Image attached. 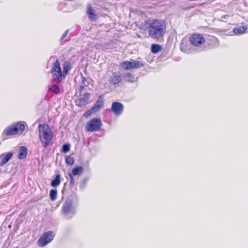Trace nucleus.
Returning a JSON list of instances; mask_svg holds the SVG:
<instances>
[{"mask_svg": "<svg viewBox=\"0 0 248 248\" xmlns=\"http://www.w3.org/2000/svg\"><path fill=\"white\" fill-rule=\"evenodd\" d=\"M147 30L150 37L162 40L167 32V24L163 20L154 19L147 23Z\"/></svg>", "mask_w": 248, "mask_h": 248, "instance_id": "obj_1", "label": "nucleus"}, {"mask_svg": "<svg viewBox=\"0 0 248 248\" xmlns=\"http://www.w3.org/2000/svg\"><path fill=\"white\" fill-rule=\"evenodd\" d=\"M39 137L42 145L46 147L51 142L53 133L47 124H41L38 126Z\"/></svg>", "mask_w": 248, "mask_h": 248, "instance_id": "obj_2", "label": "nucleus"}, {"mask_svg": "<svg viewBox=\"0 0 248 248\" xmlns=\"http://www.w3.org/2000/svg\"><path fill=\"white\" fill-rule=\"evenodd\" d=\"M25 128L24 122H17L5 128L2 134L4 137L20 135L24 131Z\"/></svg>", "mask_w": 248, "mask_h": 248, "instance_id": "obj_3", "label": "nucleus"}, {"mask_svg": "<svg viewBox=\"0 0 248 248\" xmlns=\"http://www.w3.org/2000/svg\"><path fill=\"white\" fill-rule=\"evenodd\" d=\"M51 73L53 75L52 78L54 81L57 83H60L63 79L65 78V75L62 73L59 61L57 60L53 63Z\"/></svg>", "mask_w": 248, "mask_h": 248, "instance_id": "obj_4", "label": "nucleus"}, {"mask_svg": "<svg viewBox=\"0 0 248 248\" xmlns=\"http://www.w3.org/2000/svg\"><path fill=\"white\" fill-rule=\"evenodd\" d=\"M102 125L101 120L99 118H93L89 120L86 124L85 129L86 132H93L100 130Z\"/></svg>", "mask_w": 248, "mask_h": 248, "instance_id": "obj_5", "label": "nucleus"}, {"mask_svg": "<svg viewBox=\"0 0 248 248\" xmlns=\"http://www.w3.org/2000/svg\"><path fill=\"white\" fill-rule=\"evenodd\" d=\"M189 40L190 44L196 47H201L204 45L206 39L204 34L201 33H193L190 35Z\"/></svg>", "mask_w": 248, "mask_h": 248, "instance_id": "obj_6", "label": "nucleus"}, {"mask_svg": "<svg viewBox=\"0 0 248 248\" xmlns=\"http://www.w3.org/2000/svg\"><path fill=\"white\" fill-rule=\"evenodd\" d=\"M54 234L52 231H47L42 234L37 240V245L43 247L50 243L54 238Z\"/></svg>", "mask_w": 248, "mask_h": 248, "instance_id": "obj_7", "label": "nucleus"}, {"mask_svg": "<svg viewBox=\"0 0 248 248\" xmlns=\"http://www.w3.org/2000/svg\"><path fill=\"white\" fill-rule=\"evenodd\" d=\"M144 65L142 62L138 61H135L133 62L124 61L121 64L123 68L126 70L140 68L143 67Z\"/></svg>", "mask_w": 248, "mask_h": 248, "instance_id": "obj_8", "label": "nucleus"}, {"mask_svg": "<svg viewBox=\"0 0 248 248\" xmlns=\"http://www.w3.org/2000/svg\"><path fill=\"white\" fill-rule=\"evenodd\" d=\"M90 93H86L76 101V105L80 107H83L89 103Z\"/></svg>", "mask_w": 248, "mask_h": 248, "instance_id": "obj_9", "label": "nucleus"}, {"mask_svg": "<svg viewBox=\"0 0 248 248\" xmlns=\"http://www.w3.org/2000/svg\"><path fill=\"white\" fill-rule=\"evenodd\" d=\"M111 109L112 111L116 115L119 116L122 114L124 111V107L122 103L120 102H114L112 104Z\"/></svg>", "mask_w": 248, "mask_h": 248, "instance_id": "obj_10", "label": "nucleus"}, {"mask_svg": "<svg viewBox=\"0 0 248 248\" xmlns=\"http://www.w3.org/2000/svg\"><path fill=\"white\" fill-rule=\"evenodd\" d=\"M87 14L91 20L96 21L97 20V15L95 13L94 10L91 4L87 5Z\"/></svg>", "mask_w": 248, "mask_h": 248, "instance_id": "obj_11", "label": "nucleus"}, {"mask_svg": "<svg viewBox=\"0 0 248 248\" xmlns=\"http://www.w3.org/2000/svg\"><path fill=\"white\" fill-rule=\"evenodd\" d=\"M180 49L186 53H188L191 49L190 45L186 39H182L180 45Z\"/></svg>", "mask_w": 248, "mask_h": 248, "instance_id": "obj_12", "label": "nucleus"}, {"mask_svg": "<svg viewBox=\"0 0 248 248\" xmlns=\"http://www.w3.org/2000/svg\"><path fill=\"white\" fill-rule=\"evenodd\" d=\"M122 80V77L121 75L114 73L110 78L109 83L113 85H116L121 82Z\"/></svg>", "mask_w": 248, "mask_h": 248, "instance_id": "obj_13", "label": "nucleus"}, {"mask_svg": "<svg viewBox=\"0 0 248 248\" xmlns=\"http://www.w3.org/2000/svg\"><path fill=\"white\" fill-rule=\"evenodd\" d=\"M104 104V101L103 99L102 96H99L97 100L94 104V105L92 107V108L95 110L96 112L98 111L103 106Z\"/></svg>", "mask_w": 248, "mask_h": 248, "instance_id": "obj_14", "label": "nucleus"}, {"mask_svg": "<svg viewBox=\"0 0 248 248\" xmlns=\"http://www.w3.org/2000/svg\"><path fill=\"white\" fill-rule=\"evenodd\" d=\"M72 204L70 202H65L62 207V212L64 215H68L71 211Z\"/></svg>", "mask_w": 248, "mask_h": 248, "instance_id": "obj_15", "label": "nucleus"}, {"mask_svg": "<svg viewBox=\"0 0 248 248\" xmlns=\"http://www.w3.org/2000/svg\"><path fill=\"white\" fill-rule=\"evenodd\" d=\"M124 80L129 83H134L137 80V78H135L134 76L129 72L126 73L124 75Z\"/></svg>", "mask_w": 248, "mask_h": 248, "instance_id": "obj_16", "label": "nucleus"}, {"mask_svg": "<svg viewBox=\"0 0 248 248\" xmlns=\"http://www.w3.org/2000/svg\"><path fill=\"white\" fill-rule=\"evenodd\" d=\"M83 171V168L82 166H78L72 169L71 175L72 176L79 175L81 174Z\"/></svg>", "mask_w": 248, "mask_h": 248, "instance_id": "obj_17", "label": "nucleus"}, {"mask_svg": "<svg viewBox=\"0 0 248 248\" xmlns=\"http://www.w3.org/2000/svg\"><path fill=\"white\" fill-rule=\"evenodd\" d=\"M247 27L244 26H239L233 29V32L236 34H242L246 32Z\"/></svg>", "mask_w": 248, "mask_h": 248, "instance_id": "obj_18", "label": "nucleus"}, {"mask_svg": "<svg viewBox=\"0 0 248 248\" xmlns=\"http://www.w3.org/2000/svg\"><path fill=\"white\" fill-rule=\"evenodd\" d=\"M162 47L161 45L157 44H153L151 46V52L153 54H156L162 50Z\"/></svg>", "mask_w": 248, "mask_h": 248, "instance_id": "obj_19", "label": "nucleus"}, {"mask_svg": "<svg viewBox=\"0 0 248 248\" xmlns=\"http://www.w3.org/2000/svg\"><path fill=\"white\" fill-rule=\"evenodd\" d=\"M27 154V152L26 148L24 146H21L20 147L19 154L18 155V158L20 159H24L26 157Z\"/></svg>", "mask_w": 248, "mask_h": 248, "instance_id": "obj_20", "label": "nucleus"}, {"mask_svg": "<svg viewBox=\"0 0 248 248\" xmlns=\"http://www.w3.org/2000/svg\"><path fill=\"white\" fill-rule=\"evenodd\" d=\"M61 183V175L60 174H57L54 179L51 182V186L53 187H57Z\"/></svg>", "mask_w": 248, "mask_h": 248, "instance_id": "obj_21", "label": "nucleus"}, {"mask_svg": "<svg viewBox=\"0 0 248 248\" xmlns=\"http://www.w3.org/2000/svg\"><path fill=\"white\" fill-rule=\"evenodd\" d=\"M71 68V63L68 62H65L64 63L63 66V75H65V76L67 74Z\"/></svg>", "mask_w": 248, "mask_h": 248, "instance_id": "obj_22", "label": "nucleus"}, {"mask_svg": "<svg viewBox=\"0 0 248 248\" xmlns=\"http://www.w3.org/2000/svg\"><path fill=\"white\" fill-rule=\"evenodd\" d=\"M13 153H8L6 155L3 157L1 159L0 165H3L8 162L12 157Z\"/></svg>", "mask_w": 248, "mask_h": 248, "instance_id": "obj_23", "label": "nucleus"}, {"mask_svg": "<svg viewBox=\"0 0 248 248\" xmlns=\"http://www.w3.org/2000/svg\"><path fill=\"white\" fill-rule=\"evenodd\" d=\"M58 192L56 189H52L50 190L49 197L51 201H54L57 199Z\"/></svg>", "mask_w": 248, "mask_h": 248, "instance_id": "obj_24", "label": "nucleus"}, {"mask_svg": "<svg viewBox=\"0 0 248 248\" xmlns=\"http://www.w3.org/2000/svg\"><path fill=\"white\" fill-rule=\"evenodd\" d=\"M82 84H83V85L80 86V87H79L80 92H81V91L84 90L85 86H88L89 85L88 81L83 76H82Z\"/></svg>", "mask_w": 248, "mask_h": 248, "instance_id": "obj_25", "label": "nucleus"}, {"mask_svg": "<svg viewBox=\"0 0 248 248\" xmlns=\"http://www.w3.org/2000/svg\"><path fill=\"white\" fill-rule=\"evenodd\" d=\"M49 90L54 92L56 94H58L60 93V89L58 85H53L50 87H49Z\"/></svg>", "mask_w": 248, "mask_h": 248, "instance_id": "obj_26", "label": "nucleus"}, {"mask_svg": "<svg viewBox=\"0 0 248 248\" xmlns=\"http://www.w3.org/2000/svg\"><path fill=\"white\" fill-rule=\"evenodd\" d=\"M65 162L68 165L71 166L74 164V160L73 157L68 155L66 157Z\"/></svg>", "mask_w": 248, "mask_h": 248, "instance_id": "obj_27", "label": "nucleus"}, {"mask_svg": "<svg viewBox=\"0 0 248 248\" xmlns=\"http://www.w3.org/2000/svg\"><path fill=\"white\" fill-rule=\"evenodd\" d=\"M96 111L92 107L90 109L86 111L84 114L83 116L84 117H88L93 113H95Z\"/></svg>", "mask_w": 248, "mask_h": 248, "instance_id": "obj_28", "label": "nucleus"}, {"mask_svg": "<svg viewBox=\"0 0 248 248\" xmlns=\"http://www.w3.org/2000/svg\"><path fill=\"white\" fill-rule=\"evenodd\" d=\"M70 150V145L69 144H65L62 146V152L64 153L68 152Z\"/></svg>", "mask_w": 248, "mask_h": 248, "instance_id": "obj_29", "label": "nucleus"}, {"mask_svg": "<svg viewBox=\"0 0 248 248\" xmlns=\"http://www.w3.org/2000/svg\"><path fill=\"white\" fill-rule=\"evenodd\" d=\"M68 176L70 177V184L71 186H73L75 184L74 177L71 175V173H68Z\"/></svg>", "mask_w": 248, "mask_h": 248, "instance_id": "obj_30", "label": "nucleus"}, {"mask_svg": "<svg viewBox=\"0 0 248 248\" xmlns=\"http://www.w3.org/2000/svg\"><path fill=\"white\" fill-rule=\"evenodd\" d=\"M68 30H67L66 31H65V32L63 33V34L62 35V36H61V37L60 38L61 41H62L65 38V37L66 36V35L68 34Z\"/></svg>", "mask_w": 248, "mask_h": 248, "instance_id": "obj_31", "label": "nucleus"}]
</instances>
